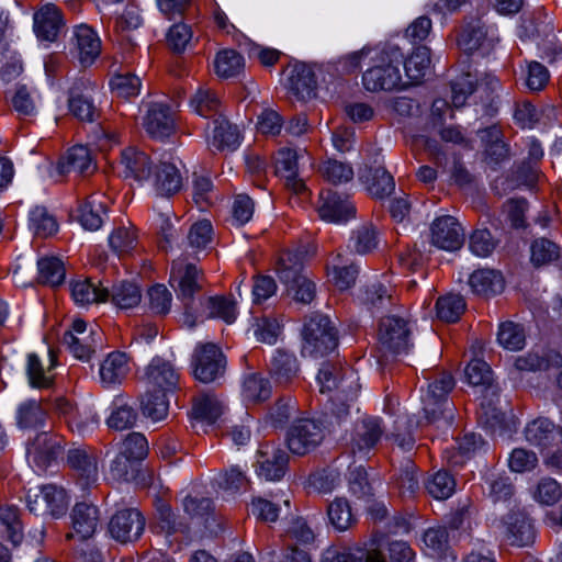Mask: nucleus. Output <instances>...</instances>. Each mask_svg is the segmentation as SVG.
I'll list each match as a JSON object with an SVG mask.
<instances>
[{"instance_id":"45","label":"nucleus","mask_w":562,"mask_h":562,"mask_svg":"<svg viewBox=\"0 0 562 562\" xmlns=\"http://www.w3.org/2000/svg\"><path fill=\"white\" fill-rule=\"evenodd\" d=\"M322 562H385L383 554L378 550L356 548L345 551L327 550Z\"/></svg>"},{"instance_id":"56","label":"nucleus","mask_w":562,"mask_h":562,"mask_svg":"<svg viewBox=\"0 0 562 562\" xmlns=\"http://www.w3.org/2000/svg\"><path fill=\"white\" fill-rule=\"evenodd\" d=\"M391 297L392 291L390 285L381 281L368 284L360 295L361 302L370 310L384 307Z\"/></svg>"},{"instance_id":"27","label":"nucleus","mask_w":562,"mask_h":562,"mask_svg":"<svg viewBox=\"0 0 562 562\" xmlns=\"http://www.w3.org/2000/svg\"><path fill=\"white\" fill-rule=\"evenodd\" d=\"M56 366V357L49 351L48 364L45 366L43 360L36 353H29L26 357L25 372L29 384L34 389H48L54 383L53 369Z\"/></svg>"},{"instance_id":"48","label":"nucleus","mask_w":562,"mask_h":562,"mask_svg":"<svg viewBox=\"0 0 562 562\" xmlns=\"http://www.w3.org/2000/svg\"><path fill=\"white\" fill-rule=\"evenodd\" d=\"M46 412L41 403L35 400H29L21 403L16 409V425L21 429H33L44 425Z\"/></svg>"},{"instance_id":"42","label":"nucleus","mask_w":562,"mask_h":562,"mask_svg":"<svg viewBox=\"0 0 562 562\" xmlns=\"http://www.w3.org/2000/svg\"><path fill=\"white\" fill-rule=\"evenodd\" d=\"M379 244L378 232L372 223H363L352 231L348 248L359 255L373 251Z\"/></svg>"},{"instance_id":"21","label":"nucleus","mask_w":562,"mask_h":562,"mask_svg":"<svg viewBox=\"0 0 562 562\" xmlns=\"http://www.w3.org/2000/svg\"><path fill=\"white\" fill-rule=\"evenodd\" d=\"M72 43L79 61L83 66L91 65L100 55L101 41L98 34L86 24L75 27Z\"/></svg>"},{"instance_id":"22","label":"nucleus","mask_w":562,"mask_h":562,"mask_svg":"<svg viewBox=\"0 0 562 562\" xmlns=\"http://www.w3.org/2000/svg\"><path fill=\"white\" fill-rule=\"evenodd\" d=\"M68 108L70 113L81 122H93L99 116L90 89L83 82L75 83L70 88Z\"/></svg>"},{"instance_id":"13","label":"nucleus","mask_w":562,"mask_h":562,"mask_svg":"<svg viewBox=\"0 0 562 562\" xmlns=\"http://www.w3.org/2000/svg\"><path fill=\"white\" fill-rule=\"evenodd\" d=\"M100 524V512L98 507L88 503H77L70 513L71 531L65 536L66 541L76 537L79 541H87L97 531Z\"/></svg>"},{"instance_id":"58","label":"nucleus","mask_w":562,"mask_h":562,"mask_svg":"<svg viewBox=\"0 0 562 562\" xmlns=\"http://www.w3.org/2000/svg\"><path fill=\"white\" fill-rule=\"evenodd\" d=\"M497 340L508 350H520L524 348L526 341L525 330L519 324L505 322L499 326Z\"/></svg>"},{"instance_id":"44","label":"nucleus","mask_w":562,"mask_h":562,"mask_svg":"<svg viewBox=\"0 0 562 562\" xmlns=\"http://www.w3.org/2000/svg\"><path fill=\"white\" fill-rule=\"evenodd\" d=\"M327 517L329 524L339 532L348 530L356 524L351 505L345 497H336L328 504Z\"/></svg>"},{"instance_id":"5","label":"nucleus","mask_w":562,"mask_h":562,"mask_svg":"<svg viewBox=\"0 0 562 562\" xmlns=\"http://www.w3.org/2000/svg\"><path fill=\"white\" fill-rule=\"evenodd\" d=\"M324 438L325 427L321 420L300 418L289 428L286 443L293 454L304 456L317 448Z\"/></svg>"},{"instance_id":"10","label":"nucleus","mask_w":562,"mask_h":562,"mask_svg":"<svg viewBox=\"0 0 562 562\" xmlns=\"http://www.w3.org/2000/svg\"><path fill=\"white\" fill-rule=\"evenodd\" d=\"M144 529L145 518L136 508L120 509L109 521L111 537L122 543L137 540Z\"/></svg>"},{"instance_id":"55","label":"nucleus","mask_w":562,"mask_h":562,"mask_svg":"<svg viewBox=\"0 0 562 562\" xmlns=\"http://www.w3.org/2000/svg\"><path fill=\"white\" fill-rule=\"evenodd\" d=\"M465 310V302L461 295L448 294L437 300L436 311L439 319L447 323L457 322Z\"/></svg>"},{"instance_id":"11","label":"nucleus","mask_w":562,"mask_h":562,"mask_svg":"<svg viewBox=\"0 0 562 562\" xmlns=\"http://www.w3.org/2000/svg\"><path fill=\"white\" fill-rule=\"evenodd\" d=\"M101 336L99 330L92 328L87 331V324L82 319H76L72 330L64 334L63 344L77 359L89 360L101 342Z\"/></svg>"},{"instance_id":"20","label":"nucleus","mask_w":562,"mask_h":562,"mask_svg":"<svg viewBox=\"0 0 562 562\" xmlns=\"http://www.w3.org/2000/svg\"><path fill=\"white\" fill-rule=\"evenodd\" d=\"M146 132L157 139L169 137L175 131V119L168 105L153 103L144 119Z\"/></svg>"},{"instance_id":"8","label":"nucleus","mask_w":562,"mask_h":562,"mask_svg":"<svg viewBox=\"0 0 562 562\" xmlns=\"http://www.w3.org/2000/svg\"><path fill=\"white\" fill-rule=\"evenodd\" d=\"M64 439L61 436L41 431L26 445L27 461L40 470H45L61 454Z\"/></svg>"},{"instance_id":"37","label":"nucleus","mask_w":562,"mask_h":562,"mask_svg":"<svg viewBox=\"0 0 562 562\" xmlns=\"http://www.w3.org/2000/svg\"><path fill=\"white\" fill-rule=\"evenodd\" d=\"M472 292L481 296H491L504 290V280L501 273L491 269L474 271L469 278Z\"/></svg>"},{"instance_id":"50","label":"nucleus","mask_w":562,"mask_h":562,"mask_svg":"<svg viewBox=\"0 0 562 562\" xmlns=\"http://www.w3.org/2000/svg\"><path fill=\"white\" fill-rule=\"evenodd\" d=\"M169 394L149 391L140 401V408L147 418L159 422L166 418L169 409Z\"/></svg>"},{"instance_id":"53","label":"nucleus","mask_w":562,"mask_h":562,"mask_svg":"<svg viewBox=\"0 0 562 562\" xmlns=\"http://www.w3.org/2000/svg\"><path fill=\"white\" fill-rule=\"evenodd\" d=\"M530 252L531 263L537 268L557 261L561 255L560 247L547 238L533 240L530 246Z\"/></svg>"},{"instance_id":"59","label":"nucleus","mask_w":562,"mask_h":562,"mask_svg":"<svg viewBox=\"0 0 562 562\" xmlns=\"http://www.w3.org/2000/svg\"><path fill=\"white\" fill-rule=\"evenodd\" d=\"M319 172L324 179L333 184L346 183L353 178V169L350 165L336 159H327L319 166Z\"/></svg>"},{"instance_id":"23","label":"nucleus","mask_w":562,"mask_h":562,"mask_svg":"<svg viewBox=\"0 0 562 562\" xmlns=\"http://www.w3.org/2000/svg\"><path fill=\"white\" fill-rule=\"evenodd\" d=\"M95 170L90 150L82 145L74 146L57 164L59 175L77 173L88 176Z\"/></svg>"},{"instance_id":"25","label":"nucleus","mask_w":562,"mask_h":562,"mask_svg":"<svg viewBox=\"0 0 562 562\" xmlns=\"http://www.w3.org/2000/svg\"><path fill=\"white\" fill-rule=\"evenodd\" d=\"M240 143V133L225 116L218 115L213 120L212 135L209 137L211 149L218 151L235 150Z\"/></svg>"},{"instance_id":"54","label":"nucleus","mask_w":562,"mask_h":562,"mask_svg":"<svg viewBox=\"0 0 562 562\" xmlns=\"http://www.w3.org/2000/svg\"><path fill=\"white\" fill-rule=\"evenodd\" d=\"M243 67L244 59L234 49L221 50L214 59L215 72L222 78H231L238 75Z\"/></svg>"},{"instance_id":"61","label":"nucleus","mask_w":562,"mask_h":562,"mask_svg":"<svg viewBox=\"0 0 562 562\" xmlns=\"http://www.w3.org/2000/svg\"><path fill=\"white\" fill-rule=\"evenodd\" d=\"M223 407L221 402L211 395H203L198 398L193 406L194 418L199 422H205L211 425L222 415Z\"/></svg>"},{"instance_id":"16","label":"nucleus","mask_w":562,"mask_h":562,"mask_svg":"<svg viewBox=\"0 0 562 562\" xmlns=\"http://www.w3.org/2000/svg\"><path fill=\"white\" fill-rule=\"evenodd\" d=\"M146 383L150 391L164 394L172 393L179 384V373L172 363L155 358L146 368Z\"/></svg>"},{"instance_id":"40","label":"nucleus","mask_w":562,"mask_h":562,"mask_svg":"<svg viewBox=\"0 0 562 562\" xmlns=\"http://www.w3.org/2000/svg\"><path fill=\"white\" fill-rule=\"evenodd\" d=\"M405 74L409 79L405 85H417L425 77L429 66H430V49L426 46H419L414 49L412 55L405 60L403 58V64Z\"/></svg>"},{"instance_id":"39","label":"nucleus","mask_w":562,"mask_h":562,"mask_svg":"<svg viewBox=\"0 0 562 562\" xmlns=\"http://www.w3.org/2000/svg\"><path fill=\"white\" fill-rule=\"evenodd\" d=\"M104 198L92 194L78 209V221L85 229L97 231L103 223L102 214L105 213Z\"/></svg>"},{"instance_id":"32","label":"nucleus","mask_w":562,"mask_h":562,"mask_svg":"<svg viewBox=\"0 0 562 562\" xmlns=\"http://www.w3.org/2000/svg\"><path fill=\"white\" fill-rule=\"evenodd\" d=\"M67 462L76 471L85 485L94 483L98 479L97 459L87 448L77 447L68 450Z\"/></svg>"},{"instance_id":"12","label":"nucleus","mask_w":562,"mask_h":562,"mask_svg":"<svg viewBox=\"0 0 562 562\" xmlns=\"http://www.w3.org/2000/svg\"><path fill=\"white\" fill-rule=\"evenodd\" d=\"M383 434L381 419L373 416H364L359 419L350 436L349 446L352 454L366 457L379 442Z\"/></svg>"},{"instance_id":"28","label":"nucleus","mask_w":562,"mask_h":562,"mask_svg":"<svg viewBox=\"0 0 562 562\" xmlns=\"http://www.w3.org/2000/svg\"><path fill=\"white\" fill-rule=\"evenodd\" d=\"M289 457L280 448L259 452L257 474L266 481H279L285 474Z\"/></svg>"},{"instance_id":"52","label":"nucleus","mask_w":562,"mask_h":562,"mask_svg":"<svg viewBox=\"0 0 562 562\" xmlns=\"http://www.w3.org/2000/svg\"><path fill=\"white\" fill-rule=\"evenodd\" d=\"M203 306L209 318H221L227 324L236 319V303L225 296H210Z\"/></svg>"},{"instance_id":"1","label":"nucleus","mask_w":562,"mask_h":562,"mask_svg":"<svg viewBox=\"0 0 562 562\" xmlns=\"http://www.w3.org/2000/svg\"><path fill=\"white\" fill-rule=\"evenodd\" d=\"M404 54L396 45H385L376 55L374 65L364 71L362 83L368 91H389L400 87L402 76L400 67Z\"/></svg>"},{"instance_id":"34","label":"nucleus","mask_w":562,"mask_h":562,"mask_svg":"<svg viewBox=\"0 0 562 562\" xmlns=\"http://www.w3.org/2000/svg\"><path fill=\"white\" fill-rule=\"evenodd\" d=\"M154 187L158 195L171 196L182 188V177L171 162H160L156 166Z\"/></svg>"},{"instance_id":"47","label":"nucleus","mask_w":562,"mask_h":562,"mask_svg":"<svg viewBox=\"0 0 562 562\" xmlns=\"http://www.w3.org/2000/svg\"><path fill=\"white\" fill-rule=\"evenodd\" d=\"M213 227L210 221L202 220L193 223L187 234L184 247L191 254L206 249L212 243Z\"/></svg>"},{"instance_id":"9","label":"nucleus","mask_w":562,"mask_h":562,"mask_svg":"<svg viewBox=\"0 0 562 562\" xmlns=\"http://www.w3.org/2000/svg\"><path fill=\"white\" fill-rule=\"evenodd\" d=\"M225 368L226 359L216 345L207 342L195 348L193 373L196 380L211 383L224 374Z\"/></svg>"},{"instance_id":"14","label":"nucleus","mask_w":562,"mask_h":562,"mask_svg":"<svg viewBox=\"0 0 562 562\" xmlns=\"http://www.w3.org/2000/svg\"><path fill=\"white\" fill-rule=\"evenodd\" d=\"M430 232L432 245L447 251L459 250L464 243V231L451 215L437 217L430 226Z\"/></svg>"},{"instance_id":"33","label":"nucleus","mask_w":562,"mask_h":562,"mask_svg":"<svg viewBox=\"0 0 562 562\" xmlns=\"http://www.w3.org/2000/svg\"><path fill=\"white\" fill-rule=\"evenodd\" d=\"M276 272L281 283L286 289L294 286L295 283L304 279L303 256L297 251H286L281 255L277 262Z\"/></svg>"},{"instance_id":"64","label":"nucleus","mask_w":562,"mask_h":562,"mask_svg":"<svg viewBox=\"0 0 562 562\" xmlns=\"http://www.w3.org/2000/svg\"><path fill=\"white\" fill-rule=\"evenodd\" d=\"M45 501L46 514L58 518L63 516L68 508V498L64 490L54 485L43 486V496Z\"/></svg>"},{"instance_id":"7","label":"nucleus","mask_w":562,"mask_h":562,"mask_svg":"<svg viewBox=\"0 0 562 562\" xmlns=\"http://www.w3.org/2000/svg\"><path fill=\"white\" fill-rule=\"evenodd\" d=\"M316 380L321 393L336 392V396L341 394L347 400H351L359 391V384L352 372L329 362L322 364Z\"/></svg>"},{"instance_id":"29","label":"nucleus","mask_w":562,"mask_h":562,"mask_svg":"<svg viewBox=\"0 0 562 562\" xmlns=\"http://www.w3.org/2000/svg\"><path fill=\"white\" fill-rule=\"evenodd\" d=\"M299 158L296 150L283 148L278 151L276 160L277 173L285 180V186L296 193L305 189L302 179L297 178Z\"/></svg>"},{"instance_id":"62","label":"nucleus","mask_w":562,"mask_h":562,"mask_svg":"<svg viewBox=\"0 0 562 562\" xmlns=\"http://www.w3.org/2000/svg\"><path fill=\"white\" fill-rule=\"evenodd\" d=\"M57 222L45 207L36 206L30 213V228L40 237H47L57 232Z\"/></svg>"},{"instance_id":"41","label":"nucleus","mask_w":562,"mask_h":562,"mask_svg":"<svg viewBox=\"0 0 562 562\" xmlns=\"http://www.w3.org/2000/svg\"><path fill=\"white\" fill-rule=\"evenodd\" d=\"M109 300L121 310L133 308L139 304L142 291L132 281H120L109 289Z\"/></svg>"},{"instance_id":"18","label":"nucleus","mask_w":562,"mask_h":562,"mask_svg":"<svg viewBox=\"0 0 562 562\" xmlns=\"http://www.w3.org/2000/svg\"><path fill=\"white\" fill-rule=\"evenodd\" d=\"M359 180L375 199H384L395 189L393 176L382 165L366 166L359 172Z\"/></svg>"},{"instance_id":"19","label":"nucleus","mask_w":562,"mask_h":562,"mask_svg":"<svg viewBox=\"0 0 562 562\" xmlns=\"http://www.w3.org/2000/svg\"><path fill=\"white\" fill-rule=\"evenodd\" d=\"M61 11L47 3L34 13V32L41 41L54 42L64 27Z\"/></svg>"},{"instance_id":"4","label":"nucleus","mask_w":562,"mask_h":562,"mask_svg":"<svg viewBox=\"0 0 562 562\" xmlns=\"http://www.w3.org/2000/svg\"><path fill=\"white\" fill-rule=\"evenodd\" d=\"M426 379L430 382L422 395L423 412L426 420L434 423L448 411V395L454 387V379L448 372H440Z\"/></svg>"},{"instance_id":"57","label":"nucleus","mask_w":562,"mask_h":562,"mask_svg":"<svg viewBox=\"0 0 562 562\" xmlns=\"http://www.w3.org/2000/svg\"><path fill=\"white\" fill-rule=\"evenodd\" d=\"M193 110L201 116L209 117L220 109V99L214 91L200 87L190 100Z\"/></svg>"},{"instance_id":"38","label":"nucleus","mask_w":562,"mask_h":562,"mask_svg":"<svg viewBox=\"0 0 562 562\" xmlns=\"http://www.w3.org/2000/svg\"><path fill=\"white\" fill-rule=\"evenodd\" d=\"M70 292L74 301L79 305L101 303L109 301V288L101 283H92L90 279L72 281Z\"/></svg>"},{"instance_id":"51","label":"nucleus","mask_w":562,"mask_h":562,"mask_svg":"<svg viewBox=\"0 0 562 562\" xmlns=\"http://www.w3.org/2000/svg\"><path fill=\"white\" fill-rule=\"evenodd\" d=\"M155 510L157 527L161 532L170 536L176 532H184L187 530V526L178 520L177 516L171 509V506L166 501L157 498L155 502Z\"/></svg>"},{"instance_id":"36","label":"nucleus","mask_w":562,"mask_h":562,"mask_svg":"<svg viewBox=\"0 0 562 562\" xmlns=\"http://www.w3.org/2000/svg\"><path fill=\"white\" fill-rule=\"evenodd\" d=\"M112 448H115L116 451L136 461L140 465L149 450L147 439L140 432H131L126 435L124 439L115 443L114 447L111 445L105 446L104 457H110Z\"/></svg>"},{"instance_id":"49","label":"nucleus","mask_w":562,"mask_h":562,"mask_svg":"<svg viewBox=\"0 0 562 562\" xmlns=\"http://www.w3.org/2000/svg\"><path fill=\"white\" fill-rule=\"evenodd\" d=\"M40 283L57 286L66 277L64 262L57 257H44L37 261Z\"/></svg>"},{"instance_id":"30","label":"nucleus","mask_w":562,"mask_h":562,"mask_svg":"<svg viewBox=\"0 0 562 562\" xmlns=\"http://www.w3.org/2000/svg\"><path fill=\"white\" fill-rule=\"evenodd\" d=\"M269 370L276 383L289 385L297 378L300 367L296 357L285 350H276L270 360Z\"/></svg>"},{"instance_id":"3","label":"nucleus","mask_w":562,"mask_h":562,"mask_svg":"<svg viewBox=\"0 0 562 562\" xmlns=\"http://www.w3.org/2000/svg\"><path fill=\"white\" fill-rule=\"evenodd\" d=\"M338 344L337 330L330 319L314 313L304 324L302 355L318 358L331 352Z\"/></svg>"},{"instance_id":"35","label":"nucleus","mask_w":562,"mask_h":562,"mask_svg":"<svg viewBox=\"0 0 562 562\" xmlns=\"http://www.w3.org/2000/svg\"><path fill=\"white\" fill-rule=\"evenodd\" d=\"M130 371L126 355L120 351L111 352L100 366V380L103 385L120 384Z\"/></svg>"},{"instance_id":"15","label":"nucleus","mask_w":562,"mask_h":562,"mask_svg":"<svg viewBox=\"0 0 562 562\" xmlns=\"http://www.w3.org/2000/svg\"><path fill=\"white\" fill-rule=\"evenodd\" d=\"M317 212L326 222L341 223L355 216L356 207L348 198H342L328 189L323 190L319 194Z\"/></svg>"},{"instance_id":"17","label":"nucleus","mask_w":562,"mask_h":562,"mask_svg":"<svg viewBox=\"0 0 562 562\" xmlns=\"http://www.w3.org/2000/svg\"><path fill=\"white\" fill-rule=\"evenodd\" d=\"M122 173L125 179L137 182L148 180L153 175L154 162L149 155L136 147H127L121 154Z\"/></svg>"},{"instance_id":"43","label":"nucleus","mask_w":562,"mask_h":562,"mask_svg":"<svg viewBox=\"0 0 562 562\" xmlns=\"http://www.w3.org/2000/svg\"><path fill=\"white\" fill-rule=\"evenodd\" d=\"M0 526L3 528L7 540L14 547L19 546L23 538V525L20 510L14 505H0Z\"/></svg>"},{"instance_id":"26","label":"nucleus","mask_w":562,"mask_h":562,"mask_svg":"<svg viewBox=\"0 0 562 562\" xmlns=\"http://www.w3.org/2000/svg\"><path fill=\"white\" fill-rule=\"evenodd\" d=\"M317 81L313 68L306 64L293 67L289 77V90L300 101H306L316 94Z\"/></svg>"},{"instance_id":"46","label":"nucleus","mask_w":562,"mask_h":562,"mask_svg":"<svg viewBox=\"0 0 562 562\" xmlns=\"http://www.w3.org/2000/svg\"><path fill=\"white\" fill-rule=\"evenodd\" d=\"M140 467L136 461L116 451L109 465V476L116 482L137 481L140 475Z\"/></svg>"},{"instance_id":"60","label":"nucleus","mask_w":562,"mask_h":562,"mask_svg":"<svg viewBox=\"0 0 562 562\" xmlns=\"http://www.w3.org/2000/svg\"><path fill=\"white\" fill-rule=\"evenodd\" d=\"M138 414L133 406L127 403H123L122 401H117L115 402V407L106 423L112 429L124 430L135 426Z\"/></svg>"},{"instance_id":"2","label":"nucleus","mask_w":562,"mask_h":562,"mask_svg":"<svg viewBox=\"0 0 562 562\" xmlns=\"http://www.w3.org/2000/svg\"><path fill=\"white\" fill-rule=\"evenodd\" d=\"M170 285L173 289L177 299L182 303L183 323L189 328L195 326V316L193 305L195 295L201 292L204 282V276L201 269L194 263L177 260L172 262L170 270Z\"/></svg>"},{"instance_id":"63","label":"nucleus","mask_w":562,"mask_h":562,"mask_svg":"<svg viewBox=\"0 0 562 562\" xmlns=\"http://www.w3.org/2000/svg\"><path fill=\"white\" fill-rule=\"evenodd\" d=\"M554 425L548 418H537L525 428V437L535 446H546L553 437Z\"/></svg>"},{"instance_id":"24","label":"nucleus","mask_w":562,"mask_h":562,"mask_svg":"<svg viewBox=\"0 0 562 562\" xmlns=\"http://www.w3.org/2000/svg\"><path fill=\"white\" fill-rule=\"evenodd\" d=\"M505 537L512 546L524 547L535 539L530 519L522 513H510L504 520Z\"/></svg>"},{"instance_id":"31","label":"nucleus","mask_w":562,"mask_h":562,"mask_svg":"<svg viewBox=\"0 0 562 562\" xmlns=\"http://www.w3.org/2000/svg\"><path fill=\"white\" fill-rule=\"evenodd\" d=\"M481 139L485 144V161L495 169L509 158V148L502 139V132L497 126H490L480 131Z\"/></svg>"},{"instance_id":"6","label":"nucleus","mask_w":562,"mask_h":562,"mask_svg":"<svg viewBox=\"0 0 562 562\" xmlns=\"http://www.w3.org/2000/svg\"><path fill=\"white\" fill-rule=\"evenodd\" d=\"M412 329L406 318L398 315H386L379 323V342L385 352L392 355L407 353L409 350Z\"/></svg>"}]
</instances>
